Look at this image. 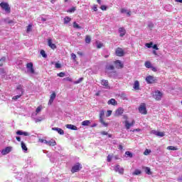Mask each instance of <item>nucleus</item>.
Segmentation results:
<instances>
[{"instance_id":"c85d7f7f","label":"nucleus","mask_w":182,"mask_h":182,"mask_svg":"<svg viewBox=\"0 0 182 182\" xmlns=\"http://www.w3.org/2000/svg\"><path fill=\"white\" fill-rule=\"evenodd\" d=\"M92 41V38L90 37V36H87L85 38V43H90Z\"/></svg>"},{"instance_id":"ea45409f","label":"nucleus","mask_w":182,"mask_h":182,"mask_svg":"<svg viewBox=\"0 0 182 182\" xmlns=\"http://www.w3.org/2000/svg\"><path fill=\"white\" fill-rule=\"evenodd\" d=\"M150 153H151V150H149V149H146L144 152V154L145 156H147L148 154H150Z\"/></svg>"},{"instance_id":"72a5a7b5","label":"nucleus","mask_w":182,"mask_h":182,"mask_svg":"<svg viewBox=\"0 0 182 182\" xmlns=\"http://www.w3.org/2000/svg\"><path fill=\"white\" fill-rule=\"evenodd\" d=\"M135 176H139V174H141V171L139 169H136L135 171L133 173Z\"/></svg>"},{"instance_id":"6e6552de","label":"nucleus","mask_w":182,"mask_h":182,"mask_svg":"<svg viewBox=\"0 0 182 182\" xmlns=\"http://www.w3.org/2000/svg\"><path fill=\"white\" fill-rule=\"evenodd\" d=\"M11 150H12V147L7 146L1 151V154L3 156H6V154H9V153H11Z\"/></svg>"},{"instance_id":"c9c22d12","label":"nucleus","mask_w":182,"mask_h":182,"mask_svg":"<svg viewBox=\"0 0 182 182\" xmlns=\"http://www.w3.org/2000/svg\"><path fill=\"white\" fill-rule=\"evenodd\" d=\"M41 55L43 56V58H47V55H46V53H45V50H41Z\"/></svg>"},{"instance_id":"f257e3e1","label":"nucleus","mask_w":182,"mask_h":182,"mask_svg":"<svg viewBox=\"0 0 182 182\" xmlns=\"http://www.w3.org/2000/svg\"><path fill=\"white\" fill-rule=\"evenodd\" d=\"M1 8L4 9L7 14H11V7L9 6V4L6 2H1L0 4Z\"/></svg>"},{"instance_id":"473e14b6","label":"nucleus","mask_w":182,"mask_h":182,"mask_svg":"<svg viewBox=\"0 0 182 182\" xmlns=\"http://www.w3.org/2000/svg\"><path fill=\"white\" fill-rule=\"evenodd\" d=\"M148 28L151 31L154 28V23L151 22L149 23Z\"/></svg>"},{"instance_id":"aec40b11","label":"nucleus","mask_w":182,"mask_h":182,"mask_svg":"<svg viewBox=\"0 0 182 182\" xmlns=\"http://www.w3.org/2000/svg\"><path fill=\"white\" fill-rule=\"evenodd\" d=\"M65 127H67V129H69L70 130H77V127L73 124H66Z\"/></svg>"},{"instance_id":"e2e57ef3","label":"nucleus","mask_w":182,"mask_h":182,"mask_svg":"<svg viewBox=\"0 0 182 182\" xmlns=\"http://www.w3.org/2000/svg\"><path fill=\"white\" fill-rule=\"evenodd\" d=\"M1 60H2L3 62H5V60H6V57H2L1 59H0V62Z\"/></svg>"},{"instance_id":"5fc2aeb1","label":"nucleus","mask_w":182,"mask_h":182,"mask_svg":"<svg viewBox=\"0 0 182 182\" xmlns=\"http://www.w3.org/2000/svg\"><path fill=\"white\" fill-rule=\"evenodd\" d=\"M63 80H66L67 82H72V79L70 77H65Z\"/></svg>"},{"instance_id":"3c124183","label":"nucleus","mask_w":182,"mask_h":182,"mask_svg":"<svg viewBox=\"0 0 182 182\" xmlns=\"http://www.w3.org/2000/svg\"><path fill=\"white\" fill-rule=\"evenodd\" d=\"M106 116L107 117L112 116V110H108Z\"/></svg>"},{"instance_id":"0e129e2a","label":"nucleus","mask_w":182,"mask_h":182,"mask_svg":"<svg viewBox=\"0 0 182 182\" xmlns=\"http://www.w3.org/2000/svg\"><path fill=\"white\" fill-rule=\"evenodd\" d=\"M93 10L95 11V12H97V6H94Z\"/></svg>"},{"instance_id":"0eeeda50","label":"nucleus","mask_w":182,"mask_h":182,"mask_svg":"<svg viewBox=\"0 0 182 182\" xmlns=\"http://www.w3.org/2000/svg\"><path fill=\"white\" fill-rule=\"evenodd\" d=\"M26 68H27L28 72H29V73H31L32 75H33V73H35V70H33V64L32 63H27Z\"/></svg>"},{"instance_id":"13d9d810","label":"nucleus","mask_w":182,"mask_h":182,"mask_svg":"<svg viewBox=\"0 0 182 182\" xmlns=\"http://www.w3.org/2000/svg\"><path fill=\"white\" fill-rule=\"evenodd\" d=\"M153 49H155L156 50H159V47H157V44H155L152 46Z\"/></svg>"},{"instance_id":"680f3d73","label":"nucleus","mask_w":182,"mask_h":182,"mask_svg":"<svg viewBox=\"0 0 182 182\" xmlns=\"http://www.w3.org/2000/svg\"><path fill=\"white\" fill-rule=\"evenodd\" d=\"M127 16H132V12L128 10L127 12Z\"/></svg>"},{"instance_id":"f8f14e48","label":"nucleus","mask_w":182,"mask_h":182,"mask_svg":"<svg viewBox=\"0 0 182 182\" xmlns=\"http://www.w3.org/2000/svg\"><path fill=\"white\" fill-rule=\"evenodd\" d=\"M16 134L18 136H30L31 134H29V132H23L22 130H18Z\"/></svg>"},{"instance_id":"f704fd0d","label":"nucleus","mask_w":182,"mask_h":182,"mask_svg":"<svg viewBox=\"0 0 182 182\" xmlns=\"http://www.w3.org/2000/svg\"><path fill=\"white\" fill-rule=\"evenodd\" d=\"M32 31V25L30 24L27 26L26 32H31Z\"/></svg>"},{"instance_id":"6ab92c4d","label":"nucleus","mask_w":182,"mask_h":182,"mask_svg":"<svg viewBox=\"0 0 182 182\" xmlns=\"http://www.w3.org/2000/svg\"><path fill=\"white\" fill-rule=\"evenodd\" d=\"M114 63L117 69H122V68H123V64H122V62H120V60H117L114 62Z\"/></svg>"},{"instance_id":"58836bf2","label":"nucleus","mask_w":182,"mask_h":182,"mask_svg":"<svg viewBox=\"0 0 182 182\" xmlns=\"http://www.w3.org/2000/svg\"><path fill=\"white\" fill-rule=\"evenodd\" d=\"M159 137H164V132H158L157 135Z\"/></svg>"},{"instance_id":"ddd939ff","label":"nucleus","mask_w":182,"mask_h":182,"mask_svg":"<svg viewBox=\"0 0 182 182\" xmlns=\"http://www.w3.org/2000/svg\"><path fill=\"white\" fill-rule=\"evenodd\" d=\"M52 130H54L55 132H57L58 134L63 135L65 134V132L63 129L58 128V127H53Z\"/></svg>"},{"instance_id":"69168bd1","label":"nucleus","mask_w":182,"mask_h":182,"mask_svg":"<svg viewBox=\"0 0 182 182\" xmlns=\"http://www.w3.org/2000/svg\"><path fill=\"white\" fill-rule=\"evenodd\" d=\"M41 21H42L43 22H46V18L41 17Z\"/></svg>"},{"instance_id":"37998d69","label":"nucleus","mask_w":182,"mask_h":182,"mask_svg":"<svg viewBox=\"0 0 182 182\" xmlns=\"http://www.w3.org/2000/svg\"><path fill=\"white\" fill-rule=\"evenodd\" d=\"M65 73H60L57 74V76H59V77H65Z\"/></svg>"},{"instance_id":"603ef678","label":"nucleus","mask_w":182,"mask_h":182,"mask_svg":"<svg viewBox=\"0 0 182 182\" xmlns=\"http://www.w3.org/2000/svg\"><path fill=\"white\" fill-rule=\"evenodd\" d=\"M41 110H42V107H38L36 110V113H39L41 112Z\"/></svg>"},{"instance_id":"4468645a","label":"nucleus","mask_w":182,"mask_h":182,"mask_svg":"<svg viewBox=\"0 0 182 182\" xmlns=\"http://www.w3.org/2000/svg\"><path fill=\"white\" fill-rule=\"evenodd\" d=\"M119 36L121 38H123V36H124V35H126V29H124V28H123V27H120L119 28Z\"/></svg>"},{"instance_id":"774afa93","label":"nucleus","mask_w":182,"mask_h":182,"mask_svg":"<svg viewBox=\"0 0 182 182\" xmlns=\"http://www.w3.org/2000/svg\"><path fill=\"white\" fill-rule=\"evenodd\" d=\"M118 149H119V150H123V146H122V145H119Z\"/></svg>"},{"instance_id":"e433bc0d","label":"nucleus","mask_w":182,"mask_h":182,"mask_svg":"<svg viewBox=\"0 0 182 182\" xmlns=\"http://www.w3.org/2000/svg\"><path fill=\"white\" fill-rule=\"evenodd\" d=\"M97 49H100V48H103V43H97Z\"/></svg>"},{"instance_id":"9d476101","label":"nucleus","mask_w":182,"mask_h":182,"mask_svg":"<svg viewBox=\"0 0 182 182\" xmlns=\"http://www.w3.org/2000/svg\"><path fill=\"white\" fill-rule=\"evenodd\" d=\"M134 123H135L134 120H132V123H129L127 120H126L124 122V124L127 130H129V129H130L132 126H134Z\"/></svg>"},{"instance_id":"cd10ccee","label":"nucleus","mask_w":182,"mask_h":182,"mask_svg":"<svg viewBox=\"0 0 182 182\" xmlns=\"http://www.w3.org/2000/svg\"><path fill=\"white\" fill-rule=\"evenodd\" d=\"M89 124H90V121L89 120H85L82 122V126H89Z\"/></svg>"},{"instance_id":"09e8293b","label":"nucleus","mask_w":182,"mask_h":182,"mask_svg":"<svg viewBox=\"0 0 182 182\" xmlns=\"http://www.w3.org/2000/svg\"><path fill=\"white\" fill-rule=\"evenodd\" d=\"M107 69H108L109 70H114V66H113V65H109V66L107 67Z\"/></svg>"},{"instance_id":"a211bd4d","label":"nucleus","mask_w":182,"mask_h":182,"mask_svg":"<svg viewBox=\"0 0 182 182\" xmlns=\"http://www.w3.org/2000/svg\"><path fill=\"white\" fill-rule=\"evenodd\" d=\"M123 108L119 107L115 111V116H121V114H123Z\"/></svg>"},{"instance_id":"c03bdc74","label":"nucleus","mask_w":182,"mask_h":182,"mask_svg":"<svg viewBox=\"0 0 182 182\" xmlns=\"http://www.w3.org/2000/svg\"><path fill=\"white\" fill-rule=\"evenodd\" d=\"M71 58H72V60H76V54H75V53H71Z\"/></svg>"},{"instance_id":"c756f323","label":"nucleus","mask_w":182,"mask_h":182,"mask_svg":"<svg viewBox=\"0 0 182 182\" xmlns=\"http://www.w3.org/2000/svg\"><path fill=\"white\" fill-rule=\"evenodd\" d=\"M167 150L176 151V150H178V149H177V147H176V146H169L167 147Z\"/></svg>"},{"instance_id":"6e6d98bb","label":"nucleus","mask_w":182,"mask_h":182,"mask_svg":"<svg viewBox=\"0 0 182 182\" xmlns=\"http://www.w3.org/2000/svg\"><path fill=\"white\" fill-rule=\"evenodd\" d=\"M107 161H108L109 163H110V161H112V156L108 155V156H107Z\"/></svg>"},{"instance_id":"9b49d317","label":"nucleus","mask_w":182,"mask_h":182,"mask_svg":"<svg viewBox=\"0 0 182 182\" xmlns=\"http://www.w3.org/2000/svg\"><path fill=\"white\" fill-rule=\"evenodd\" d=\"M101 85L105 86V89H110V85H109V81L107 80H101Z\"/></svg>"},{"instance_id":"49530a36","label":"nucleus","mask_w":182,"mask_h":182,"mask_svg":"<svg viewBox=\"0 0 182 182\" xmlns=\"http://www.w3.org/2000/svg\"><path fill=\"white\" fill-rule=\"evenodd\" d=\"M38 141H40V143H44L45 144H46L47 143L46 139H39Z\"/></svg>"},{"instance_id":"f3484780","label":"nucleus","mask_w":182,"mask_h":182,"mask_svg":"<svg viewBox=\"0 0 182 182\" xmlns=\"http://www.w3.org/2000/svg\"><path fill=\"white\" fill-rule=\"evenodd\" d=\"M116 55L117 56H123V55H124V51H123V49L122 48H117L116 50Z\"/></svg>"},{"instance_id":"de8ad7c7","label":"nucleus","mask_w":182,"mask_h":182,"mask_svg":"<svg viewBox=\"0 0 182 182\" xmlns=\"http://www.w3.org/2000/svg\"><path fill=\"white\" fill-rule=\"evenodd\" d=\"M82 80H83V77H80L77 81H75V84L77 85L80 83V82H82Z\"/></svg>"},{"instance_id":"20e7f679","label":"nucleus","mask_w":182,"mask_h":182,"mask_svg":"<svg viewBox=\"0 0 182 182\" xmlns=\"http://www.w3.org/2000/svg\"><path fill=\"white\" fill-rule=\"evenodd\" d=\"M105 116V111L101 110L100 112V122L105 126V127H107V123L105 122V120H103V117Z\"/></svg>"},{"instance_id":"338daca9","label":"nucleus","mask_w":182,"mask_h":182,"mask_svg":"<svg viewBox=\"0 0 182 182\" xmlns=\"http://www.w3.org/2000/svg\"><path fill=\"white\" fill-rule=\"evenodd\" d=\"M16 139L17 141H21V136H16Z\"/></svg>"},{"instance_id":"8fccbe9b","label":"nucleus","mask_w":182,"mask_h":182,"mask_svg":"<svg viewBox=\"0 0 182 182\" xmlns=\"http://www.w3.org/2000/svg\"><path fill=\"white\" fill-rule=\"evenodd\" d=\"M127 9H121V14H127Z\"/></svg>"},{"instance_id":"7c9ffc66","label":"nucleus","mask_w":182,"mask_h":182,"mask_svg":"<svg viewBox=\"0 0 182 182\" xmlns=\"http://www.w3.org/2000/svg\"><path fill=\"white\" fill-rule=\"evenodd\" d=\"M126 156H127L128 157H129L130 159H132L133 157V154H132V152L127 151L125 152Z\"/></svg>"},{"instance_id":"5701e85b","label":"nucleus","mask_w":182,"mask_h":182,"mask_svg":"<svg viewBox=\"0 0 182 182\" xmlns=\"http://www.w3.org/2000/svg\"><path fill=\"white\" fill-rule=\"evenodd\" d=\"M21 144L22 150H23V151H28V147H26V144L25 142H23V141L21 142Z\"/></svg>"},{"instance_id":"dca6fc26","label":"nucleus","mask_w":182,"mask_h":182,"mask_svg":"<svg viewBox=\"0 0 182 182\" xmlns=\"http://www.w3.org/2000/svg\"><path fill=\"white\" fill-rule=\"evenodd\" d=\"M48 45L49 48H50L51 49H53V50L56 49V45L52 43V39H48Z\"/></svg>"},{"instance_id":"79ce46f5","label":"nucleus","mask_w":182,"mask_h":182,"mask_svg":"<svg viewBox=\"0 0 182 182\" xmlns=\"http://www.w3.org/2000/svg\"><path fill=\"white\" fill-rule=\"evenodd\" d=\"M146 48H153V43L151 42L149 43H146Z\"/></svg>"},{"instance_id":"864d4df0","label":"nucleus","mask_w":182,"mask_h":182,"mask_svg":"<svg viewBox=\"0 0 182 182\" xmlns=\"http://www.w3.org/2000/svg\"><path fill=\"white\" fill-rule=\"evenodd\" d=\"M151 133L152 134H155V136H157V133H159V131L152 130V131L151 132Z\"/></svg>"},{"instance_id":"f03ea898","label":"nucleus","mask_w":182,"mask_h":182,"mask_svg":"<svg viewBox=\"0 0 182 182\" xmlns=\"http://www.w3.org/2000/svg\"><path fill=\"white\" fill-rule=\"evenodd\" d=\"M82 168V164H80V163H77L75 165H74L72 167L71 169V173H77V171H80V169Z\"/></svg>"},{"instance_id":"bb28decb","label":"nucleus","mask_w":182,"mask_h":182,"mask_svg":"<svg viewBox=\"0 0 182 182\" xmlns=\"http://www.w3.org/2000/svg\"><path fill=\"white\" fill-rule=\"evenodd\" d=\"M108 105H112L113 106H114V105H116V100L114 99H111L108 101Z\"/></svg>"},{"instance_id":"bf43d9fd","label":"nucleus","mask_w":182,"mask_h":182,"mask_svg":"<svg viewBox=\"0 0 182 182\" xmlns=\"http://www.w3.org/2000/svg\"><path fill=\"white\" fill-rule=\"evenodd\" d=\"M101 134H102L103 136H107L108 133L107 132L103 131L101 132Z\"/></svg>"},{"instance_id":"4d7b16f0","label":"nucleus","mask_w":182,"mask_h":182,"mask_svg":"<svg viewBox=\"0 0 182 182\" xmlns=\"http://www.w3.org/2000/svg\"><path fill=\"white\" fill-rule=\"evenodd\" d=\"M100 9H102V11H106V9H107V7H106V6H101Z\"/></svg>"},{"instance_id":"052dcab7","label":"nucleus","mask_w":182,"mask_h":182,"mask_svg":"<svg viewBox=\"0 0 182 182\" xmlns=\"http://www.w3.org/2000/svg\"><path fill=\"white\" fill-rule=\"evenodd\" d=\"M53 100H52L50 98L49 101H48V105H52L53 103Z\"/></svg>"},{"instance_id":"b1692460","label":"nucleus","mask_w":182,"mask_h":182,"mask_svg":"<svg viewBox=\"0 0 182 182\" xmlns=\"http://www.w3.org/2000/svg\"><path fill=\"white\" fill-rule=\"evenodd\" d=\"M144 171L146 174H148L149 176H151V170L150 169L149 167H145L144 168Z\"/></svg>"},{"instance_id":"7ed1b4c3","label":"nucleus","mask_w":182,"mask_h":182,"mask_svg":"<svg viewBox=\"0 0 182 182\" xmlns=\"http://www.w3.org/2000/svg\"><path fill=\"white\" fill-rule=\"evenodd\" d=\"M154 97L156 100H161V98L163 97V92L156 90L154 93Z\"/></svg>"},{"instance_id":"1a4fd4ad","label":"nucleus","mask_w":182,"mask_h":182,"mask_svg":"<svg viewBox=\"0 0 182 182\" xmlns=\"http://www.w3.org/2000/svg\"><path fill=\"white\" fill-rule=\"evenodd\" d=\"M114 171L119 173V174H123L124 173V169L120 166V165H117L114 168Z\"/></svg>"},{"instance_id":"412c9836","label":"nucleus","mask_w":182,"mask_h":182,"mask_svg":"<svg viewBox=\"0 0 182 182\" xmlns=\"http://www.w3.org/2000/svg\"><path fill=\"white\" fill-rule=\"evenodd\" d=\"M46 144H47V146H56V141L53 139H51L50 141H47Z\"/></svg>"},{"instance_id":"4be33fe9","label":"nucleus","mask_w":182,"mask_h":182,"mask_svg":"<svg viewBox=\"0 0 182 182\" xmlns=\"http://www.w3.org/2000/svg\"><path fill=\"white\" fill-rule=\"evenodd\" d=\"M134 89L135 90H139L140 89V83L139 82V81L136 80L134 82Z\"/></svg>"},{"instance_id":"39448f33","label":"nucleus","mask_w":182,"mask_h":182,"mask_svg":"<svg viewBox=\"0 0 182 182\" xmlns=\"http://www.w3.org/2000/svg\"><path fill=\"white\" fill-rule=\"evenodd\" d=\"M139 112L141 114H147V109H146V104H142L139 107Z\"/></svg>"},{"instance_id":"393cba45","label":"nucleus","mask_w":182,"mask_h":182,"mask_svg":"<svg viewBox=\"0 0 182 182\" xmlns=\"http://www.w3.org/2000/svg\"><path fill=\"white\" fill-rule=\"evenodd\" d=\"M73 28H75V29H82V27H80L79 26V24H77V23H76V21H74L73 23Z\"/></svg>"},{"instance_id":"a18cd8bd","label":"nucleus","mask_w":182,"mask_h":182,"mask_svg":"<svg viewBox=\"0 0 182 182\" xmlns=\"http://www.w3.org/2000/svg\"><path fill=\"white\" fill-rule=\"evenodd\" d=\"M21 97V95H16L14 97H13V100H18V99H19Z\"/></svg>"},{"instance_id":"a878e982","label":"nucleus","mask_w":182,"mask_h":182,"mask_svg":"<svg viewBox=\"0 0 182 182\" xmlns=\"http://www.w3.org/2000/svg\"><path fill=\"white\" fill-rule=\"evenodd\" d=\"M70 21H72V18H70L69 16H66L64 18V23L68 24L69 23V22H70Z\"/></svg>"},{"instance_id":"2eb2a0df","label":"nucleus","mask_w":182,"mask_h":182,"mask_svg":"<svg viewBox=\"0 0 182 182\" xmlns=\"http://www.w3.org/2000/svg\"><path fill=\"white\" fill-rule=\"evenodd\" d=\"M154 77L151 76V75H149V76H147L146 77V81L147 82V83L149 84H151L154 82Z\"/></svg>"},{"instance_id":"423d86ee","label":"nucleus","mask_w":182,"mask_h":182,"mask_svg":"<svg viewBox=\"0 0 182 182\" xmlns=\"http://www.w3.org/2000/svg\"><path fill=\"white\" fill-rule=\"evenodd\" d=\"M23 92H25L23 87L22 85H18L16 89V92L17 95L22 96V95H23Z\"/></svg>"},{"instance_id":"a19ab883","label":"nucleus","mask_w":182,"mask_h":182,"mask_svg":"<svg viewBox=\"0 0 182 182\" xmlns=\"http://www.w3.org/2000/svg\"><path fill=\"white\" fill-rule=\"evenodd\" d=\"M55 66L56 69H60V68H62V65L59 63H56L55 64Z\"/></svg>"},{"instance_id":"4c0bfd02","label":"nucleus","mask_w":182,"mask_h":182,"mask_svg":"<svg viewBox=\"0 0 182 182\" xmlns=\"http://www.w3.org/2000/svg\"><path fill=\"white\" fill-rule=\"evenodd\" d=\"M50 99L55 100V99H56V94L55 92H53V94H51Z\"/></svg>"},{"instance_id":"2f4dec72","label":"nucleus","mask_w":182,"mask_h":182,"mask_svg":"<svg viewBox=\"0 0 182 182\" xmlns=\"http://www.w3.org/2000/svg\"><path fill=\"white\" fill-rule=\"evenodd\" d=\"M145 67L147 68L148 69H150V68H151V63L146 61L145 63Z\"/></svg>"}]
</instances>
